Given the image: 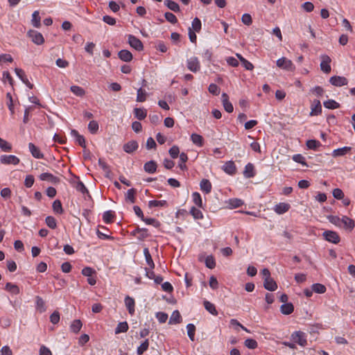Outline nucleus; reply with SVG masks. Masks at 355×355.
<instances>
[{
	"label": "nucleus",
	"instance_id": "1",
	"mask_svg": "<svg viewBox=\"0 0 355 355\" xmlns=\"http://www.w3.org/2000/svg\"><path fill=\"white\" fill-rule=\"evenodd\" d=\"M276 63L278 67L288 71H293L295 69L292 61L285 57L278 59Z\"/></svg>",
	"mask_w": 355,
	"mask_h": 355
},
{
	"label": "nucleus",
	"instance_id": "2",
	"mask_svg": "<svg viewBox=\"0 0 355 355\" xmlns=\"http://www.w3.org/2000/svg\"><path fill=\"white\" fill-rule=\"evenodd\" d=\"M291 338L294 343H297L300 346L304 347L307 344L305 333L301 331L293 332L291 334Z\"/></svg>",
	"mask_w": 355,
	"mask_h": 355
},
{
	"label": "nucleus",
	"instance_id": "3",
	"mask_svg": "<svg viewBox=\"0 0 355 355\" xmlns=\"http://www.w3.org/2000/svg\"><path fill=\"white\" fill-rule=\"evenodd\" d=\"M324 239L330 243L337 244L340 242V238L336 232L326 230L322 233Z\"/></svg>",
	"mask_w": 355,
	"mask_h": 355
},
{
	"label": "nucleus",
	"instance_id": "4",
	"mask_svg": "<svg viewBox=\"0 0 355 355\" xmlns=\"http://www.w3.org/2000/svg\"><path fill=\"white\" fill-rule=\"evenodd\" d=\"M28 35L31 38V40L33 43L37 45L42 44L44 42V39L43 35L37 32V31L31 30L28 32Z\"/></svg>",
	"mask_w": 355,
	"mask_h": 355
},
{
	"label": "nucleus",
	"instance_id": "5",
	"mask_svg": "<svg viewBox=\"0 0 355 355\" xmlns=\"http://www.w3.org/2000/svg\"><path fill=\"white\" fill-rule=\"evenodd\" d=\"M0 162L3 164H12V165H17L20 160L19 159L12 155H3L0 157Z\"/></svg>",
	"mask_w": 355,
	"mask_h": 355
},
{
	"label": "nucleus",
	"instance_id": "6",
	"mask_svg": "<svg viewBox=\"0 0 355 355\" xmlns=\"http://www.w3.org/2000/svg\"><path fill=\"white\" fill-rule=\"evenodd\" d=\"M321 63H320V69L321 70L326 73H329L331 71V66L330 62H331V59L327 55H322L320 56Z\"/></svg>",
	"mask_w": 355,
	"mask_h": 355
},
{
	"label": "nucleus",
	"instance_id": "7",
	"mask_svg": "<svg viewBox=\"0 0 355 355\" xmlns=\"http://www.w3.org/2000/svg\"><path fill=\"white\" fill-rule=\"evenodd\" d=\"M128 43L131 47L138 51H141L144 49V45L141 41L132 35H128Z\"/></svg>",
	"mask_w": 355,
	"mask_h": 355
},
{
	"label": "nucleus",
	"instance_id": "8",
	"mask_svg": "<svg viewBox=\"0 0 355 355\" xmlns=\"http://www.w3.org/2000/svg\"><path fill=\"white\" fill-rule=\"evenodd\" d=\"M329 83L336 87H342L347 85V79L343 76H334L330 78Z\"/></svg>",
	"mask_w": 355,
	"mask_h": 355
},
{
	"label": "nucleus",
	"instance_id": "9",
	"mask_svg": "<svg viewBox=\"0 0 355 355\" xmlns=\"http://www.w3.org/2000/svg\"><path fill=\"white\" fill-rule=\"evenodd\" d=\"M15 72L16 75L19 77V78L29 88L33 89V85L29 82L28 80L25 72L23 69L19 68H15Z\"/></svg>",
	"mask_w": 355,
	"mask_h": 355
},
{
	"label": "nucleus",
	"instance_id": "10",
	"mask_svg": "<svg viewBox=\"0 0 355 355\" xmlns=\"http://www.w3.org/2000/svg\"><path fill=\"white\" fill-rule=\"evenodd\" d=\"M187 68L192 72H197L200 68V62L196 57H192L187 60Z\"/></svg>",
	"mask_w": 355,
	"mask_h": 355
},
{
	"label": "nucleus",
	"instance_id": "11",
	"mask_svg": "<svg viewBox=\"0 0 355 355\" xmlns=\"http://www.w3.org/2000/svg\"><path fill=\"white\" fill-rule=\"evenodd\" d=\"M311 116H318L322 113V105L319 100H313L311 105Z\"/></svg>",
	"mask_w": 355,
	"mask_h": 355
},
{
	"label": "nucleus",
	"instance_id": "12",
	"mask_svg": "<svg viewBox=\"0 0 355 355\" xmlns=\"http://www.w3.org/2000/svg\"><path fill=\"white\" fill-rule=\"evenodd\" d=\"M223 170L230 175H233L236 173V167L233 161L225 162L223 166Z\"/></svg>",
	"mask_w": 355,
	"mask_h": 355
},
{
	"label": "nucleus",
	"instance_id": "13",
	"mask_svg": "<svg viewBox=\"0 0 355 355\" xmlns=\"http://www.w3.org/2000/svg\"><path fill=\"white\" fill-rule=\"evenodd\" d=\"M221 98L225 110L228 113L232 112L234 107L232 103H230L229 101L228 95L226 93H223Z\"/></svg>",
	"mask_w": 355,
	"mask_h": 355
},
{
	"label": "nucleus",
	"instance_id": "14",
	"mask_svg": "<svg viewBox=\"0 0 355 355\" xmlns=\"http://www.w3.org/2000/svg\"><path fill=\"white\" fill-rule=\"evenodd\" d=\"M139 147L137 141L131 140L123 145V150L127 153H132L135 151Z\"/></svg>",
	"mask_w": 355,
	"mask_h": 355
},
{
	"label": "nucleus",
	"instance_id": "15",
	"mask_svg": "<svg viewBox=\"0 0 355 355\" xmlns=\"http://www.w3.org/2000/svg\"><path fill=\"white\" fill-rule=\"evenodd\" d=\"M291 208V205L286 202H279L274 207V211L277 214H283L287 212Z\"/></svg>",
	"mask_w": 355,
	"mask_h": 355
},
{
	"label": "nucleus",
	"instance_id": "16",
	"mask_svg": "<svg viewBox=\"0 0 355 355\" xmlns=\"http://www.w3.org/2000/svg\"><path fill=\"white\" fill-rule=\"evenodd\" d=\"M29 151L31 152L33 157L37 159H42L44 157L43 153H41L40 148L37 147L34 144H28Z\"/></svg>",
	"mask_w": 355,
	"mask_h": 355
},
{
	"label": "nucleus",
	"instance_id": "17",
	"mask_svg": "<svg viewBox=\"0 0 355 355\" xmlns=\"http://www.w3.org/2000/svg\"><path fill=\"white\" fill-rule=\"evenodd\" d=\"M256 175L255 171H254V166L252 163H248L245 165L244 171H243V175L245 178H251L254 177Z\"/></svg>",
	"mask_w": 355,
	"mask_h": 355
},
{
	"label": "nucleus",
	"instance_id": "18",
	"mask_svg": "<svg viewBox=\"0 0 355 355\" xmlns=\"http://www.w3.org/2000/svg\"><path fill=\"white\" fill-rule=\"evenodd\" d=\"M40 178L41 180L45 181L48 180L53 184H57L60 182V180L59 178L54 176L51 173H43L40 175Z\"/></svg>",
	"mask_w": 355,
	"mask_h": 355
},
{
	"label": "nucleus",
	"instance_id": "19",
	"mask_svg": "<svg viewBox=\"0 0 355 355\" xmlns=\"http://www.w3.org/2000/svg\"><path fill=\"white\" fill-rule=\"evenodd\" d=\"M125 304L128 310L129 313L130 315H133L135 313V300L130 296H126L125 297Z\"/></svg>",
	"mask_w": 355,
	"mask_h": 355
},
{
	"label": "nucleus",
	"instance_id": "20",
	"mask_svg": "<svg viewBox=\"0 0 355 355\" xmlns=\"http://www.w3.org/2000/svg\"><path fill=\"white\" fill-rule=\"evenodd\" d=\"M119 58L123 62H130L132 60V54L128 50L123 49L118 53Z\"/></svg>",
	"mask_w": 355,
	"mask_h": 355
},
{
	"label": "nucleus",
	"instance_id": "21",
	"mask_svg": "<svg viewBox=\"0 0 355 355\" xmlns=\"http://www.w3.org/2000/svg\"><path fill=\"white\" fill-rule=\"evenodd\" d=\"M263 286L270 291H274L277 288V283L271 277L264 279Z\"/></svg>",
	"mask_w": 355,
	"mask_h": 355
},
{
	"label": "nucleus",
	"instance_id": "22",
	"mask_svg": "<svg viewBox=\"0 0 355 355\" xmlns=\"http://www.w3.org/2000/svg\"><path fill=\"white\" fill-rule=\"evenodd\" d=\"M71 135L76 139V142L83 148H86L85 139L83 135H80L76 130L71 131Z\"/></svg>",
	"mask_w": 355,
	"mask_h": 355
},
{
	"label": "nucleus",
	"instance_id": "23",
	"mask_svg": "<svg viewBox=\"0 0 355 355\" xmlns=\"http://www.w3.org/2000/svg\"><path fill=\"white\" fill-rule=\"evenodd\" d=\"M157 167V163L155 161L151 160L145 163L144 169L148 173H154L156 172Z\"/></svg>",
	"mask_w": 355,
	"mask_h": 355
},
{
	"label": "nucleus",
	"instance_id": "24",
	"mask_svg": "<svg viewBox=\"0 0 355 355\" xmlns=\"http://www.w3.org/2000/svg\"><path fill=\"white\" fill-rule=\"evenodd\" d=\"M352 150L351 147L345 146L340 148H337L333 150L332 156L334 157H341L345 155Z\"/></svg>",
	"mask_w": 355,
	"mask_h": 355
},
{
	"label": "nucleus",
	"instance_id": "25",
	"mask_svg": "<svg viewBox=\"0 0 355 355\" xmlns=\"http://www.w3.org/2000/svg\"><path fill=\"white\" fill-rule=\"evenodd\" d=\"M341 224H343L344 227L352 231L354 228V221L352 218L344 216L342 218Z\"/></svg>",
	"mask_w": 355,
	"mask_h": 355
},
{
	"label": "nucleus",
	"instance_id": "26",
	"mask_svg": "<svg viewBox=\"0 0 355 355\" xmlns=\"http://www.w3.org/2000/svg\"><path fill=\"white\" fill-rule=\"evenodd\" d=\"M200 189L206 193H209L211 191V184L207 179H202L200 183Z\"/></svg>",
	"mask_w": 355,
	"mask_h": 355
},
{
	"label": "nucleus",
	"instance_id": "27",
	"mask_svg": "<svg viewBox=\"0 0 355 355\" xmlns=\"http://www.w3.org/2000/svg\"><path fill=\"white\" fill-rule=\"evenodd\" d=\"M137 234H139L138 239L141 241L147 238L148 236V230L146 228L137 227L135 230L132 231V234L135 236Z\"/></svg>",
	"mask_w": 355,
	"mask_h": 355
},
{
	"label": "nucleus",
	"instance_id": "28",
	"mask_svg": "<svg viewBox=\"0 0 355 355\" xmlns=\"http://www.w3.org/2000/svg\"><path fill=\"white\" fill-rule=\"evenodd\" d=\"M182 322V316L179 312V311L175 310L174 311L169 319V324H180Z\"/></svg>",
	"mask_w": 355,
	"mask_h": 355
},
{
	"label": "nucleus",
	"instance_id": "29",
	"mask_svg": "<svg viewBox=\"0 0 355 355\" xmlns=\"http://www.w3.org/2000/svg\"><path fill=\"white\" fill-rule=\"evenodd\" d=\"M128 328L129 327L127 322H121L117 324L116 327L115 328L114 333L115 334L125 333L128 330Z\"/></svg>",
	"mask_w": 355,
	"mask_h": 355
},
{
	"label": "nucleus",
	"instance_id": "30",
	"mask_svg": "<svg viewBox=\"0 0 355 355\" xmlns=\"http://www.w3.org/2000/svg\"><path fill=\"white\" fill-rule=\"evenodd\" d=\"M191 139L195 145L199 147L202 146L204 144L203 137L198 134L193 133L191 135Z\"/></svg>",
	"mask_w": 355,
	"mask_h": 355
},
{
	"label": "nucleus",
	"instance_id": "31",
	"mask_svg": "<svg viewBox=\"0 0 355 355\" xmlns=\"http://www.w3.org/2000/svg\"><path fill=\"white\" fill-rule=\"evenodd\" d=\"M281 312L284 315H289L294 311V306L291 303L283 304L280 307Z\"/></svg>",
	"mask_w": 355,
	"mask_h": 355
},
{
	"label": "nucleus",
	"instance_id": "32",
	"mask_svg": "<svg viewBox=\"0 0 355 355\" xmlns=\"http://www.w3.org/2000/svg\"><path fill=\"white\" fill-rule=\"evenodd\" d=\"M5 289L12 295H17L20 292L18 286L10 282H8L6 284Z\"/></svg>",
	"mask_w": 355,
	"mask_h": 355
},
{
	"label": "nucleus",
	"instance_id": "33",
	"mask_svg": "<svg viewBox=\"0 0 355 355\" xmlns=\"http://www.w3.org/2000/svg\"><path fill=\"white\" fill-rule=\"evenodd\" d=\"M134 114L135 117L139 120L144 119L147 116V111L144 108H135Z\"/></svg>",
	"mask_w": 355,
	"mask_h": 355
},
{
	"label": "nucleus",
	"instance_id": "34",
	"mask_svg": "<svg viewBox=\"0 0 355 355\" xmlns=\"http://www.w3.org/2000/svg\"><path fill=\"white\" fill-rule=\"evenodd\" d=\"M204 306L205 308V309L209 312L211 315H218V311L216 309V306L214 304L211 303L209 301H204Z\"/></svg>",
	"mask_w": 355,
	"mask_h": 355
},
{
	"label": "nucleus",
	"instance_id": "35",
	"mask_svg": "<svg viewBox=\"0 0 355 355\" xmlns=\"http://www.w3.org/2000/svg\"><path fill=\"white\" fill-rule=\"evenodd\" d=\"M114 216H115V214L112 211H111V210L106 211L103 213V220L106 224H110L113 222V219H114Z\"/></svg>",
	"mask_w": 355,
	"mask_h": 355
},
{
	"label": "nucleus",
	"instance_id": "36",
	"mask_svg": "<svg viewBox=\"0 0 355 355\" xmlns=\"http://www.w3.org/2000/svg\"><path fill=\"white\" fill-rule=\"evenodd\" d=\"M40 19H41V18L40 17L39 11H37V10L34 11L32 15V19H31L33 26L35 28H40L41 26Z\"/></svg>",
	"mask_w": 355,
	"mask_h": 355
},
{
	"label": "nucleus",
	"instance_id": "37",
	"mask_svg": "<svg viewBox=\"0 0 355 355\" xmlns=\"http://www.w3.org/2000/svg\"><path fill=\"white\" fill-rule=\"evenodd\" d=\"M144 254L145 256L146 261L151 269L155 268V263L152 259V257L149 252L148 248H145L144 249Z\"/></svg>",
	"mask_w": 355,
	"mask_h": 355
},
{
	"label": "nucleus",
	"instance_id": "38",
	"mask_svg": "<svg viewBox=\"0 0 355 355\" xmlns=\"http://www.w3.org/2000/svg\"><path fill=\"white\" fill-rule=\"evenodd\" d=\"M189 213L195 220H200L203 218V214L202 211L195 207H192L191 208Z\"/></svg>",
	"mask_w": 355,
	"mask_h": 355
},
{
	"label": "nucleus",
	"instance_id": "39",
	"mask_svg": "<svg viewBox=\"0 0 355 355\" xmlns=\"http://www.w3.org/2000/svg\"><path fill=\"white\" fill-rule=\"evenodd\" d=\"M324 106L327 109L334 110L340 107V104L333 99H329L323 103Z\"/></svg>",
	"mask_w": 355,
	"mask_h": 355
},
{
	"label": "nucleus",
	"instance_id": "40",
	"mask_svg": "<svg viewBox=\"0 0 355 355\" xmlns=\"http://www.w3.org/2000/svg\"><path fill=\"white\" fill-rule=\"evenodd\" d=\"M168 202L166 200H150L148 202V207L150 208L156 207H167Z\"/></svg>",
	"mask_w": 355,
	"mask_h": 355
},
{
	"label": "nucleus",
	"instance_id": "41",
	"mask_svg": "<svg viewBox=\"0 0 355 355\" xmlns=\"http://www.w3.org/2000/svg\"><path fill=\"white\" fill-rule=\"evenodd\" d=\"M83 326L82 322L80 320H75L72 322L70 329L72 332L77 334L80 331Z\"/></svg>",
	"mask_w": 355,
	"mask_h": 355
},
{
	"label": "nucleus",
	"instance_id": "42",
	"mask_svg": "<svg viewBox=\"0 0 355 355\" xmlns=\"http://www.w3.org/2000/svg\"><path fill=\"white\" fill-rule=\"evenodd\" d=\"M164 4L168 8H169L170 10H171L174 12H178L180 10L179 5L173 1L165 0Z\"/></svg>",
	"mask_w": 355,
	"mask_h": 355
},
{
	"label": "nucleus",
	"instance_id": "43",
	"mask_svg": "<svg viewBox=\"0 0 355 355\" xmlns=\"http://www.w3.org/2000/svg\"><path fill=\"white\" fill-rule=\"evenodd\" d=\"M188 160V156L187 155V153H181L180 154V163L179 164V167L180 168V169L182 171H184V170H187V167L185 164V162H187Z\"/></svg>",
	"mask_w": 355,
	"mask_h": 355
},
{
	"label": "nucleus",
	"instance_id": "44",
	"mask_svg": "<svg viewBox=\"0 0 355 355\" xmlns=\"http://www.w3.org/2000/svg\"><path fill=\"white\" fill-rule=\"evenodd\" d=\"M53 210L55 213L61 214L63 213L64 210L62 206V203L60 200H55L53 202Z\"/></svg>",
	"mask_w": 355,
	"mask_h": 355
},
{
	"label": "nucleus",
	"instance_id": "45",
	"mask_svg": "<svg viewBox=\"0 0 355 355\" xmlns=\"http://www.w3.org/2000/svg\"><path fill=\"white\" fill-rule=\"evenodd\" d=\"M71 92L77 96H83L85 92L83 88L77 85H73L70 87Z\"/></svg>",
	"mask_w": 355,
	"mask_h": 355
},
{
	"label": "nucleus",
	"instance_id": "46",
	"mask_svg": "<svg viewBox=\"0 0 355 355\" xmlns=\"http://www.w3.org/2000/svg\"><path fill=\"white\" fill-rule=\"evenodd\" d=\"M149 347V342L148 339H146L138 347L137 349V353L138 355L143 354Z\"/></svg>",
	"mask_w": 355,
	"mask_h": 355
},
{
	"label": "nucleus",
	"instance_id": "47",
	"mask_svg": "<svg viewBox=\"0 0 355 355\" xmlns=\"http://www.w3.org/2000/svg\"><path fill=\"white\" fill-rule=\"evenodd\" d=\"M137 193L136 189H130L128 190L126 195H125V200L126 201H130L131 203H134L135 202V194Z\"/></svg>",
	"mask_w": 355,
	"mask_h": 355
},
{
	"label": "nucleus",
	"instance_id": "48",
	"mask_svg": "<svg viewBox=\"0 0 355 355\" xmlns=\"http://www.w3.org/2000/svg\"><path fill=\"white\" fill-rule=\"evenodd\" d=\"M306 145L309 149L316 150L318 147L321 146V143L315 139H309L306 141Z\"/></svg>",
	"mask_w": 355,
	"mask_h": 355
},
{
	"label": "nucleus",
	"instance_id": "49",
	"mask_svg": "<svg viewBox=\"0 0 355 355\" xmlns=\"http://www.w3.org/2000/svg\"><path fill=\"white\" fill-rule=\"evenodd\" d=\"M187 334H188L189 338H190V340L191 341H193L194 338H195V332H196L195 325L191 323L188 324L187 325Z\"/></svg>",
	"mask_w": 355,
	"mask_h": 355
},
{
	"label": "nucleus",
	"instance_id": "50",
	"mask_svg": "<svg viewBox=\"0 0 355 355\" xmlns=\"http://www.w3.org/2000/svg\"><path fill=\"white\" fill-rule=\"evenodd\" d=\"M193 202L198 207H202V201L200 194L198 192H194L192 194Z\"/></svg>",
	"mask_w": 355,
	"mask_h": 355
},
{
	"label": "nucleus",
	"instance_id": "51",
	"mask_svg": "<svg viewBox=\"0 0 355 355\" xmlns=\"http://www.w3.org/2000/svg\"><path fill=\"white\" fill-rule=\"evenodd\" d=\"M6 98L8 99L7 106L10 112V114L12 116L15 114L14 104L12 95L10 92L6 94Z\"/></svg>",
	"mask_w": 355,
	"mask_h": 355
},
{
	"label": "nucleus",
	"instance_id": "52",
	"mask_svg": "<svg viewBox=\"0 0 355 355\" xmlns=\"http://www.w3.org/2000/svg\"><path fill=\"white\" fill-rule=\"evenodd\" d=\"M312 289L315 293L320 294L324 293L326 291V287L323 284L319 283L313 284L312 285Z\"/></svg>",
	"mask_w": 355,
	"mask_h": 355
},
{
	"label": "nucleus",
	"instance_id": "53",
	"mask_svg": "<svg viewBox=\"0 0 355 355\" xmlns=\"http://www.w3.org/2000/svg\"><path fill=\"white\" fill-rule=\"evenodd\" d=\"M147 93L142 88H139L137 90V102H144L146 100Z\"/></svg>",
	"mask_w": 355,
	"mask_h": 355
},
{
	"label": "nucleus",
	"instance_id": "54",
	"mask_svg": "<svg viewBox=\"0 0 355 355\" xmlns=\"http://www.w3.org/2000/svg\"><path fill=\"white\" fill-rule=\"evenodd\" d=\"M35 300H36L35 302H36L37 309H39L40 312L45 311V310H46L45 303H44V301L43 300V299L40 296H37Z\"/></svg>",
	"mask_w": 355,
	"mask_h": 355
},
{
	"label": "nucleus",
	"instance_id": "55",
	"mask_svg": "<svg viewBox=\"0 0 355 355\" xmlns=\"http://www.w3.org/2000/svg\"><path fill=\"white\" fill-rule=\"evenodd\" d=\"M45 223L46 225L51 229H55L57 227L56 220L53 216H47L45 219Z\"/></svg>",
	"mask_w": 355,
	"mask_h": 355
},
{
	"label": "nucleus",
	"instance_id": "56",
	"mask_svg": "<svg viewBox=\"0 0 355 355\" xmlns=\"http://www.w3.org/2000/svg\"><path fill=\"white\" fill-rule=\"evenodd\" d=\"M243 205V201L239 198H232L229 200V205L231 208H237Z\"/></svg>",
	"mask_w": 355,
	"mask_h": 355
},
{
	"label": "nucleus",
	"instance_id": "57",
	"mask_svg": "<svg viewBox=\"0 0 355 355\" xmlns=\"http://www.w3.org/2000/svg\"><path fill=\"white\" fill-rule=\"evenodd\" d=\"M0 148L5 152H10L12 150V146L6 140L0 137Z\"/></svg>",
	"mask_w": 355,
	"mask_h": 355
},
{
	"label": "nucleus",
	"instance_id": "58",
	"mask_svg": "<svg viewBox=\"0 0 355 355\" xmlns=\"http://www.w3.org/2000/svg\"><path fill=\"white\" fill-rule=\"evenodd\" d=\"M327 218L328 220H329L331 223H332V224H334V225H336V226H338V227H341V220H342V218H339L338 216H333V215L327 216Z\"/></svg>",
	"mask_w": 355,
	"mask_h": 355
},
{
	"label": "nucleus",
	"instance_id": "59",
	"mask_svg": "<svg viewBox=\"0 0 355 355\" xmlns=\"http://www.w3.org/2000/svg\"><path fill=\"white\" fill-rule=\"evenodd\" d=\"M98 128V123L96 121H91L88 124V130L92 134H96Z\"/></svg>",
	"mask_w": 355,
	"mask_h": 355
},
{
	"label": "nucleus",
	"instance_id": "60",
	"mask_svg": "<svg viewBox=\"0 0 355 355\" xmlns=\"http://www.w3.org/2000/svg\"><path fill=\"white\" fill-rule=\"evenodd\" d=\"M244 345L246 347L254 349H256L258 346L257 342L252 338H248L245 340Z\"/></svg>",
	"mask_w": 355,
	"mask_h": 355
},
{
	"label": "nucleus",
	"instance_id": "61",
	"mask_svg": "<svg viewBox=\"0 0 355 355\" xmlns=\"http://www.w3.org/2000/svg\"><path fill=\"white\" fill-rule=\"evenodd\" d=\"M205 265L209 269H213L216 266V261L213 256H207L205 259Z\"/></svg>",
	"mask_w": 355,
	"mask_h": 355
},
{
	"label": "nucleus",
	"instance_id": "62",
	"mask_svg": "<svg viewBox=\"0 0 355 355\" xmlns=\"http://www.w3.org/2000/svg\"><path fill=\"white\" fill-rule=\"evenodd\" d=\"M201 26H202L201 21L198 17L194 18V19L192 21V28L191 29H193V31L198 33L201 30Z\"/></svg>",
	"mask_w": 355,
	"mask_h": 355
},
{
	"label": "nucleus",
	"instance_id": "63",
	"mask_svg": "<svg viewBox=\"0 0 355 355\" xmlns=\"http://www.w3.org/2000/svg\"><path fill=\"white\" fill-rule=\"evenodd\" d=\"M166 19L171 23V24H176L178 22V19L176 16L170 12H166L164 15Z\"/></svg>",
	"mask_w": 355,
	"mask_h": 355
},
{
	"label": "nucleus",
	"instance_id": "64",
	"mask_svg": "<svg viewBox=\"0 0 355 355\" xmlns=\"http://www.w3.org/2000/svg\"><path fill=\"white\" fill-rule=\"evenodd\" d=\"M168 153L171 155V157L173 158V159H175L178 157L179 155V153H180V149H179V147L177 146H172L169 150H168Z\"/></svg>",
	"mask_w": 355,
	"mask_h": 355
}]
</instances>
